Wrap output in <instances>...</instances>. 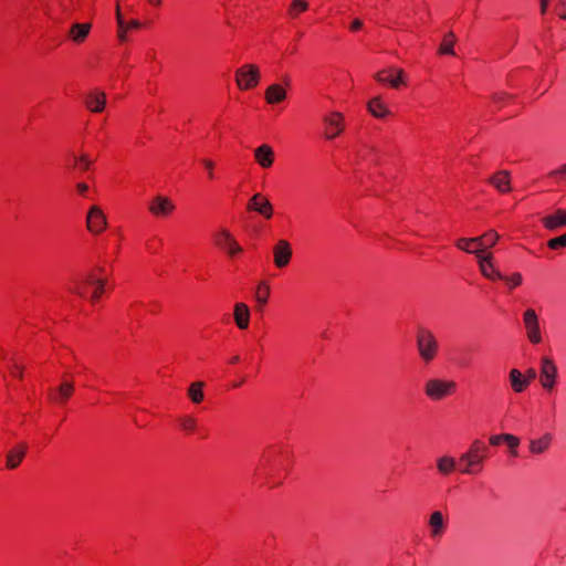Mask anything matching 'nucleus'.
Wrapping results in <instances>:
<instances>
[{
	"instance_id": "nucleus-1",
	"label": "nucleus",
	"mask_w": 566,
	"mask_h": 566,
	"mask_svg": "<svg viewBox=\"0 0 566 566\" xmlns=\"http://www.w3.org/2000/svg\"><path fill=\"white\" fill-rule=\"evenodd\" d=\"M416 346L420 359L424 364L431 363L438 354L439 342L432 331L419 327L416 335Z\"/></svg>"
},
{
	"instance_id": "nucleus-2",
	"label": "nucleus",
	"mask_w": 566,
	"mask_h": 566,
	"mask_svg": "<svg viewBox=\"0 0 566 566\" xmlns=\"http://www.w3.org/2000/svg\"><path fill=\"white\" fill-rule=\"evenodd\" d=\"M457 384L453 380L430 378L424 382V394L433 401L442 400L455 391Z\"/></svg>"
},
{
	"instance_id": "nucleus-3",
	"label": "nucleus",
	"mask_w": 566,
	"mask_h": 566,
	"mask_svg": "<svg viewBox=\"0 0 566 566\" xmlns=\"http://www.w3.org/2000/svg\"><path fill=\"white\" fill-rule=\"evenodd\" d=\"M488 455V447L484 446L480 440H475L470 446L468 452L460 457V461L467 463V467L462 469L463 473H473L474 467L481 465Z\"/></svg>"
},
{
	"instance_id": "nucleus-4",
	"label": "nucleus",
	"mask_w": 566,
	"mask_h": 566,
	"mask_svg": "<svg viewBox=\"0 0 566 566\" xmlns=\"http://www.w3.org/2000/svg\"><path fill=\"white\" fill-rule=\"evenodd\" d=\"M261 78L260 69L255 64H244L235 71V82L240 90L255 87Z\"/></svg>"
},
{
	"instance_id": "nucleus-5",
	"label": "nucleus",
	"mask_w": 566,
	"mask_h": 566,
	"mask_svg": "<svg viewBox=\"0 0 566 566\" xmlns=\"http://www.w3.org/2000/svg\"><path fill=\"white\" fill-rule=\"evenodd\" d=\"M523 323L526 332L527 339L532 344H539L542 342V333L539 321L536 312L533 308H527L523 314Z\"/></svg>"
},
{
	"instance_id": "nucleus-6",
	"label": "nucleus",
	"mask_w": 566,
	"mask_h": 566,
	"mask_svg": "<svg viewBox=\"0 0 566 566\" xmlns=\"http://www.w3.org/2000/svg\"><path fill=\"white\" fill-rule=\"evenodd\" d=\"M558 369L555 363L549 357L541 359L539 380L545 390H552L556 385Z\"/></svg>"
},
{
	"instance_id": "nucleus-7",
	"label": "nucleus",
	"mask_w": 566,
	"mask_h": 566,
	"mask_svg": "<svg viewBox=\"0 0 566 566\" xmlns=\"http://www.w3.org/2000/svg\"><path fill=\"white\" fill-rule=\"evenodd\" d=\"M323 122L326 126L325 129V138L334 139L337 137L345 128V119L342 113L332 112L331 114L324 116Z\"/></svg>"
},
{
	"instance_id": "nucleus-8",
	"label": "nucleus",
	"mask_w": 566,
	"mask_h": 566,
	"mask_svg": "<svg viewBox=\"0 0 566 566\" xmlns=\"http://www.w3.org/2000/svg\"><path fill=\"white\" fill-rule=\"evenodd\" d=\"M174 202L165 196H155L148 205V211L157 218L169 216L175 210Z\"/></svg>"
},
{
	"instance_id": "nucleus-9",
	"label": "nucleus",
	"mask_w": 566,
	"mask_h": 566,
	"mask_svg": "<svg viewBox=\"0 0 566 566\" xmlns=\"http://www.w3.org/2000/svg\"><path fill=\"white\" fill-rule=\"evenodd\" d=\"M214 243L219 248L226 250L230 256L242 252V248L239 245L232 234L226 229H222L214 234Z\"/></svg>"
},
{
	"instance_id": "nucleus-10",
	"label": "nucleus",
	"mask_w": 566,
	"mask_h": 566,
	"mask_svg": "<svg viewBox=\"0 0 566 566\" xmlns=\"http://www.w3.org/2000/svg\"><path fill=\"white\" fill-rule=\"evenodd\" d=\"M292 247L289 241L281 239L273 247L274 264L279 269H283L289 265L292 259Z\"/></svg>"
},
{
	"instance_id": "nucleus-11",
	"label": "nucleus",
	"mask_w": 566,
	"mask_h": 566,
	"mask_svg": "<svg viewBox=\"0 0 566 566\" xmlns=\"http://www.w3.org/2000/svg\"><path fill=\"white\" fill-rule=\"evenodd\" d=\"M405 72L401 69L389 67L375 74V80L379 83L389 84L394 88H398L403 81Z\"/></svg>"
},
{
	"instance_id": "nucleus-12",
	"label": "nucleus",
	"mask_w": 566,
	"mask_h": 566,
	"mask_svg": "<svg viewBox=\"0 0 566 566\" xmlns=\"http://www.w3.org/2000/svg\"><path fill=\"white\" fill-rule=\"evenodd\" d=\"M87 229L93 233H101L107 226V219L99 207L93 206L87 213Z\"/></svg>"
},
{
	"instance_id": "nucleus-13",
	"label": "nucleus",
	"mask_w": 566,
	"mask_h": 566,
	"mask_svg": "<svg viewBox=\"0 0 566 566\" xmlns=\"http://www.w3.org/2000/svg\"><path fill=\"white\" fill-rule=\"evenodd\" d=\"M248 210L255 211L266 219L273 214L272 203L262 195L255 193L251 197L247 206Z\"/></svg>"
},
{
	"instance_id": "nucleus-14",
	"label": "nucleus",
	"mask_w": 566,
	"mask_h": 566,
	"mask_svg": "<svg viewBox=\"0 0 566 566\" xmlns=\"http://www.w3.org/2000/svg\"><path fill=\"white\" fill-rule=\"evenodd\" d=\"M74 392V384L70 380H64L56 388H51L48 392L50 400L57 405H64L66 400Z\"/></svg>"
},
{
	"instance_id": "nucleus-15",
	"label": "nucleus",
	"mask_w": 566,
	"mask_h": 566,
	"mask_svg": "<svg viewBox=\"0 0 566 566\" xmlns=\"http://www.w3.org/2000/svg\"><path fill=\"white\" fill-rule=\"evenodd\" d=\"M254 159L262 168H270L274 163V150L268 145L263 144L254 149Z\"/></svg>"
},
{
	"instance_id": "nucleus-16",
	"label": "nucleus",
	"mask_w": 566,
	"mask_h": 566,
	"mask_svg": "<svg viewBox=\"0 0 566 566\" xmlns=\"http://www.w3.org/2000/svg\"><path fill=\"white\" fill-rule=\"evenodd\" d=\"M286 97H287V91H286L285 86L282 84H279V83L271 84L266 88L265 94H264V98H265L266 103L271 104V105L282 103L286 99Z\"/></svg>"
},
{
	"instance_id": "nucleus-17",
	"label": "nucleus",
	"mask_w": 566,
	"mask_h": 566,
	"mask_svg": "<svg viewBox=\"0 0 566 566\" xmlns=\"http://www.w3.org/2000/svg\"><path fill=\"white\" fill-rule=\"evenodd\" d=\"M430 536L432 538H439L443 535L447 522L443 514L440 511L431 513L429 518Z\"/></svg>"
},
{
	"instance_id": "nucleus-18",
	"label": "nucleus",
	"mask_w": 566,
	"mask_h": 566,
	"mask_svg": "<svg viewBox=\"0 0 566 566\" xmlns=\"http://www.w3.org/2000/svg\"><path fill=\"white\" fill-rule=\"evenodd\" d=\"M543 226L551 231L566 227V210L557 209L553 214L542 219Z\"/></svg>"
},
{
	"instance_id": "nucleus-19",
	"label": "nucleus",
	"mask_w": 566,
	"mask_h": 566,
	"mask_svg": "<svg viewBox=\"0 0 566 566\" xmlns=\"http://www.w3.org/2000/svg\"><path fill=\"white\" fill-rule=\"evenodd\" d=\"M490 184L500 192L506 193L511 191V175L507 170H501L489 179Z\"/></svg>"
},
{
	"instance_id": "nucleus-20",
	"label": "nucleus",
	"mask_w": 566,
	"mask_h": 566,
	"mask_svg": "<svg viewBox=\"0 0 566 566\" xmlns=\"http://www.w3.org/2000/svg\"><path fill=\"white\" fill-rule=\"evenodd\" d=\"M85 105L93 113H99L105 108L106 95L104 92H91L85 96Z\"/></svg>"
},
{
	"instance_id": "nucleus-21",
	"label": "nucleus",
	"mask_w": 566,
	"mask_h": 566,
	"mask_svg": "<svg viewBox=\"0 0 566 566\" xmlns=\"http://www.w3.org/2000/svg\"><path fill=\"white\" fill-rule=\"evenodd\" d=\"M479 265L482 274L491 280L503 279V274L494 269L492 264V254L480 255Z\"/></svg>"
},
{
	"instance_id": "nucleus-22",
	"label": "nucleus",
	"mask_w": 566,
	"mask_h": 566,
	"mask_svg": "<svg viewBox=\"0 0 566 566\" xmlns=\"http://www.w3.org/2000/svg\"><path fill=\"white\" fill-rule=\"evenodd\" d=\"M27 451V444L20 443L11 449L7 454V468L15 469L22 462Z\"/></svg>"
},
{
	"instance_id": "nucleus-23",
	"label": "nucleus",
	"mask_w": 566,
	"mask_h": 566,
	"mask_svg": "<svg viewBox=\"0 0 566 566\" xmlns=\"http://www.w3.org/2000/svg\"><path fill=\"white\" fill-rule=\"evenodd\" d=\"M234 321L240 329H247L250 322V310L244 303H237L234 306Z\"/></svg>"
},
{
	"instance_id": "nucleus-24",
	"label": "nucleus",
	"mask_w": 566,
	"mask_h": 566,
	"mask_svg": "<svg viewBox=\"0 0 566 566\" xmlns=\"http://www.w3.org/2000/svg\"><path fill=\"white\" fill-rule=\"evenodd\" d=\"M91 24L90 23H74L72 24L69 36L72 41L75 43L83 42L86 36L88 35L91 31Z\"/></svg>"
},
{
	"instance_id": "nucleus-25",
	"label": "nucleus",
	"mask_w": 566,
	"mask_h": 566,
	"mask_svg": "<svg viewBox=\"0 0 566 566\" xmlns=\"http://www.w3.org/2000/svg\"><path fill=\"white\" fill-rule=\"evenodd\" d=\"M509 377L514 392H523L528 387V384L524 379V375L518 369H511Z\"/></svg>"
},
{
	"instance_id": "nucleus-26",
	"label": "nucleus",
	"mask_w": 566,
	"mask_h": 566,
	"mask_svg": "<svg viewBox=\"0 0 566 566\" xmlns=\"http://www.w3.org/2000/svg\"><path fill=\"white\" fill-rule=\"evenodd\" d=\"M552 439H553V437L551 433H545L539 439L531 440L530 441V451L533 454H541V453L545 452L549 448Z\"/></svg>"
},
{
	"instance_id": "nucleus-27",
	"label": "nucleus",
	"mask_w": 566,
	"mask_h": 566,
	"mask_svg": "<svg viewBox=\"0 0 566 566\" xmlns=\"http://www.w3.org/2000/svg\"><path fill=\"white\" fill-rule=\"evenodd\" d=\"M368 111L373 116L377 118H384L390 113L379 96H376L369 101Z\"/></svg>"
},
{
	"instance_id": "nucleus-28",
	"label": "nucleus",
	"mask_w": 566,
	"mask_h": 566,
	"mask_svg": "<svg viewBox=\"0 0 566 566\" xmlns=\"http://www.w3.org/2000/svg\"><path fill=\"white\" fill-rule=\"evenodd\" d=\"M86 283L94 286V290H93V293L91 296V301L96 302L101 297V295L104 293L106 280L105 279H96L94 276V274L90 273L86 276Z\"/></svg>"
},
{
	"instance_id": "nucleus-29",
	"label": "nucleus",
	"mask_w": 566,
	"mask_h": 566,
	"mask_svg": "<svg viewBox=\"0 0 566 566\" xmlns=\"http://www.w3.org/2000/svg\"><path fill=\"white\" fill-rule=\"evenodd\" d=\"M471 244L483 245L484 244L483 238H462L457 241V247L460 250L465 251L467 253H473L476 256H480V250L470 249Z\"/></svg>"
},
{
	"instance_id": "nucleus-30",
	"label": "nucleus",
	"mask_w": 566,
	"mask_h": 566,
	"mask_svg": "<svg viewBox=\"0 0 566 566\" xmlns=\"http://www.w3.org/2000/svg\"><path fill=\"white\" fill-rule=\"evenodd\" d=\"M437 469L443 474L448 475L455 469V460L451 457L444 455L437 460Z\"/></svg>"
},
{
	"instance_id": "nucleus-31",
	"label": "nucleus",
	"mask_w": 566,
	"mask_h": 566,
	"mask_svg": "<svg viewBox=\"0 0 566 566\" xmlns=\"http://www.w3.org/2000/svg\"><path fill=\"white\" fill-rule=\"evenodd\" d=\"M202 381H196L189 386L188 396L193 403H200L203 400L205 394L202 391Z\"/></svg>"
},
{
	"instance_id": "nucleus-32",
	"label": "nucleus",
	"mask_w": 566,
	"mask_h": 566,
	"mask_svg": "<svg viewBox=\"0 0 566 566\" xmlns=\"http://www.w3.org/2000/svg\"><path fill=\"white\" fill-rule=\"evenodd\" d=\"M454 42H455L454 33L453 32L447 33L442 40L440 48H439V53L454 55V51H453Z\"/></svg>"
},
{
	"instance_id": "nucleus-33",
	"label": "nucleus",
	"mask_w": 566,
	"mask_h": 566,
	"mask_svg": "<svg viewBox=\"0 0 566 566\" xmlns=\"http://www.w3.org/2000/svg\"><path fill=\"white\" fill-rule=\"evenodd\" d=\"M308 9V2L306 0H293L287 9V13L292 18L298 17V14L305 12Z\"/></svg>"
},
{
	"instance_id": "nucleus-34",
	"label": "nucleus",
	"mask_w": 566,
	"mask_h": 566,
	"mask_svg": "<svg viewBox=\"0 0 566 566\" xmlns=\"http://www.w3.org/2000/svg\"><path fill=\"white\" fill-rule=\"evenodd\" d=\"M178 422H179L181 429L187 433L195 432L197 429V420L192 416H189V415L182 416L178 419Z\"/></svg>"
},
{
	"instance_id": "nucleus-35",
	"label": "nucleus",
	"mask_w": 566,
	"mask_h": 566,
	"mask_svg": "<svg viewBox=\"0 0 566 566\" xmlns=\"http://www.w3.org/2000/svg\"><path fill=\"white\" fill-rule=\"evenodd\" d=\"M480 238H483L484 244L478 245L476 250H480V254H481L484 249L493 247L500 237L495 231H489V232L484 233L483 235H481Z\"/></svg>"
},
{
	"instance_id": "nucleus-36",
	"label": "nucleus",
	"mask_w": 566,
	"mask_h": 566,
	"mask_svg": "<svg viewBox=\"0 0 566 566\" xmlns=\"http://www.w3.org/2000/svg\"><path fill=\"white\" fill-rule=\"evenodd\" d=\"M270 295V286L265 282H261L255 292V298L261 304L264 305L268 303Z\"/></svg>"
},
{
	"instance_id": "nucleus-37",
	"label": "nucleus",
	"mask_w": 566,
	"mask_h": 566,
	"mask_svg": "<svg viewBox=\"0 0 566 566\" xmlns=\"http://www.w3.org/2000/svg\"><path fill=\"white\" fill-rule=\"evenodd\" d=\"M547 247L553 250L565 248L566 247V233L551 239L547 242Z\"/></svg>"
},
{
	"instance_id": "nucleus-38",
	"label": "nucleus",
	"mask_w": 566,
	"mask_h": 566,
	"mask_svg": "<svg viewBox=\"0 0 566 566\" xmlns=\"http://www.w3.org/2000/svg\"><path fill=\"white\" fill-rule=\"evenodd\" d=\"M75 166L78 167L80 170H87L92 164V160L87 155L74 156Z\"/></svg>"
},
{
	"instance_id": "nucleus-39",
	"label": "nucleus",
	"mask_w": 566,
	"mask_h": 566,
	"mask_svg": "<svg viewBox=\"0 0 566 566\" xmlns=\"http://www.w3.org/2000/svg\"><path fill=\"white\" fill-rule=\"evenodd\" d=\"M502 280L505 281L510 285L511 289H513V287H516L522 284L523 277H522L521 273L516 272V273L512 274L511 276L503 275Z\"/></svg>"
},
{
	"instance_id": "nucleus-40",
	"label": "nucleus",
	"mask_w": 566,
	"mask_h": 566,
	"mask_svg": "<svg viewBox=\"0 0 566 566\" xmlns=\"http://www.w3.org/2000/svg\"><path fill=\"white\" fill-rule=\"evenodd\" d=\"M504 442L509 446L511 453L513 455H516V448L520 444V439L517 437L509 433V434H506V437H504Z\"/></svg>"
},
{
	"instance_id": "nucleus-41",
	"label": "nucleus",
	"mask_w": 566,
	"mask_h": 566,
	"mask_svg": "<svg viewBox=\"0 0 566 566\" xmlns=\"http://www.w3.org/2000/svg\"><path fill=\"white\" fill-rule=\"evenodd\" d=\"M549 176L566 178V164L563 165L560 168L551 171Z\"/></svg>"
},
{
	"instance_id": "nucleus-42",
	"label": "nucleus",
	"mask_w": 566,
	"mask_h": 566,
	"mask_svg": "<svg viewBox=\"0 0 566 566\" xmlns=\"http://www.w3.org/2000/svg\"><path fill=\"white\" fill-rule=\"evenodd\" d=\"M506 434L507 433L491 436L490 437V444L499 446L501 442H504V437H506Z\"/></svg>"
},
{
	"instance_id": "nucleus-43",
	"label": "nucleus",
	"mask_w": 566,
	"mask_h": 566,
	"mask_svg": "<svg viewBox=\"0 0 566 566\" xmlns=\"http://www.w3.org/2000/svg\"><path fill=\"white\" fill-rule=\"evenodd\" d=\"M524 375V379L530 385L532 380L536 378V370L534 368H528Z\"/></svg>"
},
{
	"instance_id": "nucleus-44",
	"label": "nucleus",
	"mask_w": 566,
	"mask_h": 566,
	"mask_svg": "<svg viewBox=\"0 0 566 566\" xmlns=\"http://www.w3.org/2000/svg\"><path fill=\"white\" fill-rule=\"evenodd\" d=\"M559 18L566 20V0H558Z\"/></svg>"
},
{
	"instance_id": "nucleus-45",
	"label": "nucleus",
	"mask_w": 566,
	"mask_h": 566,
	"mask_svg": "<svg viewBox=\"0 0 566 566\" xmlns=\"http://www.w3.org/2000/svg\"><path fill=\"white\" fill-rule=\"evenodd\" d=\"M510 96L506 93H503V92L502 93H496V94L493 95V101L495 103L500 104V103L504 102L505 99H507Z\"/></svg>"
},
{
	"instance_id": "nucleus-46",
	"label": "nucleus",
	"mask_w": 566,
	"mask_h": 566,
	"mask_svg": "<svg viewBox=\"0 0 566 566\" xmlns=\"http://www.w3.org/2000/svg\"><path fill=\"white\" fill-rule=\"evenodd\" d=\"M202 163H203L205 167L207 168V171H209V177L212 178L213 177V172H212L213 163L209 159H203Z\"/></svg>"
},
{
	"instance_id": "nucleus-47",
	"label": "nucleus",
	"mask_w": 566,
	"mask_h": 566,
	"mask_svg": "<svg viewBox=\"0 0 566 566\" xmlns=\"http://www.w3.org/2000/svg\"><path fill=\"white\" fill-rule=\"evenodd\" d=\"M116 19H117V23H118V29H123L125 23H124V19L122 17V13H120L118 7H117V10H116Z\"/></svg>"
},
{
	"instance_id": "nucleus-48",
	"label": "nucleus",
	"mask_w": 566,
	"mask_h": 566,
	"mask_svg": "<svg viewBox=\"0 0 566 566\" xmlns=\"http://www.w3.org/2000/svg\"><path fill=\"white\" fill-rule=\"evenodd\" d=\"M361 27H363V22H361V20H359V19H355V20L352 22V24H350V30H352V31H357V30H359Z\"/></svg>"
},
{
	"instance_id": "nucleus-49",
	"label": "nucleus",
	"mask_w": 566,
	"mask_h": 566,
	"mask_svg": "<svg viewBox=\"0 0 566 566\" xmlns=\"http://www.w3.org/2000/svg\"><path fill=\"white\" fill-rule=\"evenodd\" d=\"M76 189L81 195H84L88 190V186L84 182H78Z\"/></svg>"
},
{
	"instance_id": "nucleus-50",
	"label": "nucleus",
	"mask_w": 566,
	"mask_h": 566,
	"mask_svg": "<svg viewBox=\"0 0 566 566\" xmlns=\"http://www.w3.org/2000/svg\"><path fill=\"white\" fill-rule=\"evenodd\" d=\"M139 27H140V23L137 20H132L126 28H128V29H138Z\"/></svg>"
},
{
	"instance_id": "nucleus-51",
	"label": "nucleus",
	"mask_w": 566,
	"mask_h": 566,
	"mask_svg": "<svg viewBox=\"0 0 566 566\" xmlns=\"http://www.w3.org/2000/svg\"><path fill=\"white\" fill-rule=\"evenodd\" d=\"M548 0H541V12L544 14L547 10Z\"/></svg>"
},
{
	"instance_id": "nucleus-52",
	"label": "nucleus",
	"mask_w": 566,
	"mask_h": 566,
	"mask_svg": "<svg viewBox=\"0 0 566 566\" xmlns=\"http://www.w3.org/2000/svg\"><path fill=\"white\" fill-rule=\"evenodd\" d=\"M14 370H15V376L18 378H22V367L15 364L14 365Z\"/></svg>"
},
{
	"instance_id": "nucleus-53",
	"label": "nucleus",
	"mask_w": 566,
	"mask_h": 566,
	"mask_svg": "<svg viewBox=\"0 0 566 566\" xmlns=\"http://www.w3.org/2000/svg\"><path fill=\"white\" fill-rule=\"evenodd\" d=\"M125 25L123 29H119V32H118V38L120 39V41H125L126 40V34H125Z\"/></svg>"
},
{
	"instance_id": "nucleus-54",
	"label": "nucleus",
	"mask_w": 566,
	"mask_h": 566,
	"mask_svg": "<svg viewBox=\"0 0 566 566\" xmlns=\"http://www.w3.org/2000/svg\"><path fill=\"white\" fill-rule=\"evenodd\" d=\"M72 292H74L75 294H77V295H80V296H83V295H84L83 291H82L80 287H75V289H73V290H72Z\"/></svg>"
},
{
	"instance_id": "nucleus-55",
	"label": "nucleus",
	"mask_w": 566,
	"mask_h": 566,
	"mask_svg": "<svg viewBox=\"0 0 566 566\" xmlns=\"http://www.w3.org/2000/svg\"><path fill=\"white\" fill-rule=\"evenodd\" d=\"M239 359H240L239 356H234V357H232L231 363L235 364L239 361Z\"/></svg>"
},
{
	"instance_id": "nucleus-56",
	"label": "nucleus",
	"mask_w": 566,
	"mask_h": 566,
	"mask_svg": "<svg viewBox=\"0 0 566 566\" xmlns=\"http://www.w3.org/2000/svg\"><path fill=\"white\" fill-rule=\"evenodd\" d=\"M150 2H151L153 4H155V6L160 4V0H150Z\"/></svg>"
},
{
	"instance_id": "nucleus-57",
	"label": "nucleus",
	"mask_w": 566,
	"mask_h": 566,
	"mask_svg": "<svg viewBox=\"0 0 566 566\" xmlns=\"http://www.w3.org/2000/svg\"><path fill=\"white\" fill-rule=\"evenodd\" d=\"M284 83H285L286 86L290 85V78L287 76L284 78Z\"/></svg>"
}]
</instances>
